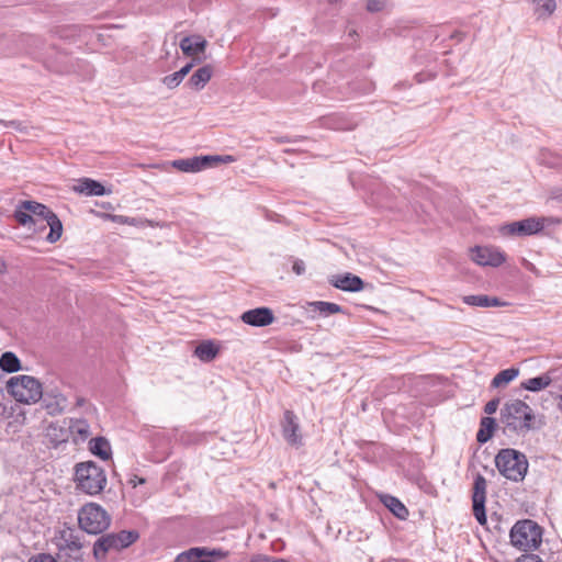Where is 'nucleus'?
Instances as JSON below:
<instances>
[{
	"label": "nucleus",
	"mask_w": 562,
	"mask_h": 562,
	"mask_svg": "<svg viewBox=\"0 0 562 562\" xmlns=\"http://www.w3.org/2000/svg\"><path fill=\"white\" fill-rule=\"evenodd\" d=\"M533 409L521 400L506 402L501 408L499 423L505 435H526L533 426Z\"/></svg>",
	"instance_id": "nucleus-1"
},
{
	"label": "nucleus",
	"mask_w": 562,
	"mask_h": 562,
	"mask_svg": "<svg viewBox=\"0 0 562 562\" xmlns=\"http://www.w3.org/2000/svg\"><path fill=\"white\" fill-rule=\"evenodd\" d=\"M495 465L498 472L513 482H520L525 479L528 471L527 457L515 449H501L495 457Z\"/></svg>",
	"instance_id": "nucleus-2"
},
{
	"label": "nucleus",
	"mask_w": 562,
	"mask_h": 562,
	"mask_svg": "<svg viewBox=\"0 0 562 562\" xmlns=\"http://www.w3.org/2000/svg\"><path fill=\"white\" fill-rule=\"evenodd\" d=\"M77 487L88 495H97L106 484L104 470L93 461L78 463L75 469Z\"/></svg>",
	"instance_id": "nucleus-3"
},
{
	"label": "nucleus",
	"mask_w": 562,
	"mask_h": 562,
	"mask_svg": "<svg viewBox=\"0 0 562 562\" xmlns=\"http://www.w3.org/2000/svg\"><path fill=\"white\" fill-rule=\"evenodd\" d=\"M510 543L525 552L535 551L542 542L541 527L530 519L517 521L510 529Z\"/></svg>",
	"instance_id": "nucleus-4"
},
{
	"label": "nucleus",
	"mask_w": 562,
	"mask_h": 562,
	"mask_svg": "<svg viewBox=\"0 0 562 562\" xmlns=\"http://www.w3.org/2000/svg\"><path fill=\"white\" fill-rule=\"evenodd\" d=\"M9 394L18 402L32 404L38 402L43 396L41 382L31 375H16L7 381Z\"/></svg>",
	"instance_id": "nucleus-5"
},
{
	"label": "nucleus",
	"mask_w": 562,
	"mask_h": 562,
	"mask_svg": "<svg viewBox=\"0 0 562 562\" xmlns=\"http://www.w3.org/2000/svg\"><path fill=\"white\" fill-rule=\"evenodd\" d=\"M53 213L46 205L36 201H22L14 211L15 221L25 227L38 229Z\"/></svg>",
	"instance_id": "nucleus-6"
},
{
	"label": "nucleus",
	"mask_w": 562,
	"mask_h": 562,
	"mask_svg": "<svg viewBox=\"0 0 562 562\" xmlns=\"http://www.w3.org/2000/svg\"><path fill=\"white\" fill-rule=\"evenodd\" d=\"M78 522L81 530L98 535L103 532L111 522L108 513L95 503H88L78 513Z\"/></svg>",
	"instance_id": "nucleus-7"
},
{
	"label": "nucleus",
	"mask_w": 562,
	"mask_h": 562,
	"mask_svg": "<svg viewBox=\"0 0 562 562\" xmlns=\"http://www.w3.org/2000/svg\"><path fill=\"white\" fill-rule=\"evenodd\" d=\"M551 222H553V220L550 217L531 216L501 226L499 233L504 236H531L540 233L544 226Z\"/></svg>",
	"instance_id": "nucleus-8"
},
{
	"label": "nucleus",
	"mask_w": 562,
	"mask_h": 562,
	"mask_svg": "<svg viewBox=\"0 0 562 562\" xmlns=\"http://www.w3.org/2000/svg\"><path fill=\"white\" fill-rule=\"evenodd\" d=\"M56 546L60 553H65L68 558L75 560V561H81L82 554V542L80 539V535L67 527L61 529L58 532L57 542Z\"/></svg>",
	"instance_id": "nucleus-9"
},
{
	"label": "nucleus",
	"mask_w": 562,
	"mask_h": 562,
	"mask_svg": "<svg viewBox=\"0 0 562 562\" xmlns=\"http://www.w3.org/2000/svg\"><path fill=\"white\" fill-rule=\"evenodd\" d=\"M486 480L482 474H476L473 484L472 507L473 515L481 526L487 521L485 513Z\"/></svg>",
	"instance_id": "nucleus-10"
},
{
	"label": "nucleus",
	"mask_w": 562,
	"mask_h": 562,
	"mask_svg": "<svg viewBox=\"0 0 562 562\" xmlns=\"http://www.w3.org/2000/svg\"><path fill=\"white\" fill-rule=\"evenodd\" d=\"M472 260L479 266L499 267L505 260V255L495 247L475 246L471 249Z\"/></svg>",
	"instance_id": "nucleus-11"
},
{
	"label": "nucleus",
	"mask_w": 562,
	"mask_h": 562,
	"mask_svg": "<svg viewBox=\"0 0 562 562\" xmlns=\"http://www.w3.org/2000/svg\"><path fill=\"white\" fill-rule=\"evenodd\" d=\"M281 426L283 438L290 446L299 448L303 445V438L300 434V424L292 411L284 412Z\"/></svg>",
	"instance_id": "nucleus-12"
},
{
	"label": "nucleus",
	"mask_w": 562,
	"mask_h": 562,
	"mask_svg": "<svg viewBox=\"0 0 562 562\" xmlns=\"http://www.w3.org/2000/svg\"><path fill=\"white\" fill-rule=\"evenodd\" d=\"M240 319L254 327H265L274 322V315L269 307H257L244 312Z\"/></svg>",
	"instance_id": "nucleus-13"
},
{
	"label": "nucleus",
	"mask_w": 562,
	"mask_h": 562,
	"mask_svg": "<svg viewBox=\"0 0 562 562\" xmlns=\"http://www.w3.org/2000/svg\"><path fill=\"white\" fill-rule=\"evenodd\" d=\"M72 190L86 196H102L112 192L111 189H105L101 182L91 178L79 179Z\"/></svg>",
	"instance_id": "nucleus-14"
},
{
	"label": "nucleus",
	"mask_w": 562,
	"mask_h": 562,
	"mask_svg": "<svg viewBox=\"0 0 562 562\" xmlns=\"http://www.w3.org/2000/svg\"><path fill=\"white\" fill-rule=\"evenodd\" d=\"M41 400L43 401V407L46 409L47 414L52 416L61 414L67 406L66 396L57 390L43 393Z\"/></svg>",
	"instance_id": "nucleus-15"
},
{
	"label": "nucleus",
	"mask_w": 562,
	"mask_h": 562,
	"mask_svg": "<svg viewBox=\"0 0 562 562\" xmlns=\"http://www.w3.org/2000/svg\"><path fill=\"white\" fill-rule=\"evenodd\" d=\"M210 159L212 158L207 156L177 159L172 161V167L182 172H198L205 168H210Z\"/></svg>",
	"instance_id": "nucleus-16"
},
{
	"label": "nucleus",
	"mask_w": 562,
	"mask_h": 562,
	"mask_svg": "<svg viewBox=\"0 0 562 562\" xmlns=\"http://www.w3.org/2000/svg\"><path fill=\"white\" fill-rule=\"evenodd\" d=\"M330 283L335 288L347 292H359L364 285L361 278L349 272L342 276H334Z\"/></svg>",
	"instance_id": "nucleus-17"
},
{
	"label": "nucleus",
	"mask_w": 562,
	"mask_h": 562,
	"mask_svg": "<svg viewBox=\"0 0 562 562\" xmlns=\"http://www.w3.org/2000/svg\"><path fill=\"white\" fill-rule=\"evenodd\" d=\"M69 436L75 443L85 442L91 436L90 425L82 418H70L68 422Z\"/></svg>",
	"instance_id": "nucleus-18"
},
{
	"label": "nucleus",
	"mask_w": 562,
	"mask_h": 562,
	"mask_svg": "<svg viewBox=\"0 0 562 562\" xmlns=\"http://www.w3.org/2000/svg\"><path fill=\"white\" fill-rule=\"evenodd\" d=\"M116 539L114 533H108L100 537L93 544V555L98 561L104 560L105 555L111 550H117Z\"/></svg>",
	"instance_id": "nucleus-19"
},
{
	"label": "nucleus",
	"mask_w": 562,
	"mask_h": 562,
	"mask_svg": "<svg viewBox=\"0 0 562 562\" xmlns=\"http://www.w3.org/2000/svg\"><path fill=\"white\" fill-rule=\"evenodd\" d=\"M213 68L205 65L195 70L188 80V86L196 91L202 90L205 85L211 80Z\"/></svg>",
	"instance_id": "nucleus-20"
},
{
	"label": "nucleus",
	"mask_w": 562,
	"mask_h": 562,
	"mask_svg": "<svg viewBox=\"0 0 562 562\" xmlns=\"http://www.w3.org/2000/svg\"><path fill=\"white\" fill-rule=\"evenodd\" d=\"M206 42L200 36H187L181 40L180 48L187 56H194L202 53L205 48Z\"/></svg>",
	"instance_id": "nucleus-21"
},
{
	"label": "nucleus",
	"mask_w": 562,
	"mask_h": 562,
	"mask_svg": "<svg viewBox=\"0 0 562 562\" xmlns=\"http://www.w3.org/2000/svg\"><path fill=\"white\" fill-rule=\"evenodd\" d=\"M47 226L49 227V233L46 236V240L50 244H54L60 238L63 233V224L54 212L48 216V220L45 221V223L38 229L44 231Z\"/></svg>",
	"instance_id": "nucleus-22"
},
{
	"label": "nucleus",
	"mask_w": 562,
	"mask_h": 562,
	"mask_svg": "<svg viewBox=\"0 0 562 562\" xmlns=\"http://www.w3.org/2000/svg\"><path fill=\"white\" fill-rule=\"evenodd\" d=\"M46 436L54 446L66 442L69 438L68 426L60 425L58 422L49 424Z\"/></svg>",
	"instance_id": "nucleus-23"
},
{
	"label": "nucleus",
	"mask_w": 562,
	"mask_h": 562,
	"mask_svg": "<svg viewBox=\"0 0 562 562\" xmlns=\"http://www.w3.org/2000/svg\"><path fill=\"white\" fill-rule=\"evenodd\" d=\"M89 449L92 454L102 460H108L111 457V445L104 437L92 438L89 441Z\"/></svg>",
	"instance_id": "nucleus-24"
},
{
	"label": "nucleus",
	"mask_w": 562,
	"mask_h": 562,
	"mask_svg": "<svg viewBox=\"0 0 562 562\" xmlns=\"http://www.w3.org/2000/svg\"><path fill=\"white\" fill-rule=\"evenodd\" d=\"M496 420L493 417H482L480 422V429L476 434V440L480 443L487 442L492 436L494 430L496 429Z\"/></svg>",
	"instance_id": "nucleus-25"
},
{
	"label": "nucleus",
	"mask_w": 562,
	"mask_h": 562,
	"mask_svg": "<svg viewBox=\"0 0 562 562\" xmlns=\"http://www.w3.org/2000/svg\"><path fill=\"white\" fill-rule=\"evenodd\" d=\"M308 307L311 311L318 312L324 317L331 314L344 313V308L339 304L325 301L308 302Z\"/></svg>",
	"instance_id": "nucleus-26"
},
{
	"label": "nucleus",
	"mask_w": 562,
	"mask_h": 562,
	"mask_svg": "<svg viewBox=\"0 0 562 562\" xmlns=\"http://www.w3.org/2000/svg\"><path fill=\"white\" fill-rule=\"evenodd\" d=\"M382 502L395 517L400 519L407 518L408 509L397 497L392 495H384Z\"/></svg>",
	"instance_id": "nucleus-27"
},
{
	"label": "nucleus",
	"mask_w": 562,
	"mask_h": 562,
	"mask_svg": "<svg viewBox=\"0 0 562 562\" xmlns=\"http://www.w3.org/2000/svg\"><path fill=\"white\" fill-rule=\"evenodd\" d=\"M0 369L7 373H14L21 369V361L12 351H5L0 356Z\"/></svg>",
	"instance_id": "nucleus-28"
},
{
	"label": "nucleus",
	"mask_w": 562,
	"mask_h": 562,
	"mask_svg": "<svg viewBox=\"0 0 562 562\" xmlns=\"http://www.w3.org/2000/svg\"><path fill=\"white\" fill-rule=\"evenodd\" d=\"M533 5V12L539 19L549 18L557 9L555 0H529Z\"/></svg>",
	"instance_id": "nucleus-29"
},
{
	"label": "nucleus",
	"mask_w": 562,
	"mask_h": 562,
	"mask_svg": "<svg viewBox=\"0 0 562 562\" xmlns=\"http://www.w3.org/2000/svg\"><path fill=\"white\" fill-rule=\"evenodd\" d=\"M552 382L549 374H542L521 382V387L530 392H539L548 387Z\"/></svg>",
	"instance_id": "nucleus-30"
},
{
	"label": "nucleus",
	"mask_w": 562,
	"mask_h": 562,
	"mask_svg": "<svg viewBox=\"0 0 562 562\" xmlns=\"http://www.w3.org/2000/svg\"><path fill=\"white\" fill-rule=\"evenodd\" d=\"M462 300L470 306L490 307L501 305L497 297H490L487 295H467Z\"/></svg>",
	"instance_id": "nucleus-31"
},
{
	"label": "nucleus",
	"mask_w": 562,
	"mask_h": 562,
	"mask_svg": "<svg viewBox=\"0 0 562 562\" xmlns=\"http://www.w3.org/2000/svg\"><path fill=\"white\" fill-rule=\"evenodd\" d=\"M519 374V370L517 368H508L498 372L492 380L491 385L493 387L505 386L510 383L514 379H516Z\"/></svg>",
	"instance_id": "nucleus-32"
},
{
	"label": "nucleus",
	"mask_w": 562,
	"mask_h": 562,
	"mask_svg": "<svg viewBox=\"0 0 562 562\" xmlns=\"http://www.w3.org/2000/svg\"><path fill=\"white\" fill-rule=\"evenodd\" d=\"M218 352V349L211 341L201 342L194 350V355L202 361L213 360Z\"/></svg>",
	"instance_id": "nucleus-33"
},
{
	"label": "nucleus",
	"mask_w": 562,
	"mask_h": 562,
	"mask_svg": "<svg viewBox=\"0 0 562 562\" xmlns=\"http://www.w3.org/2000/svg\"><path fill=\"white\" fill-rule=\"evenodd\" d=\"M115 535L117 550L125 549L133 544L138 538L139 533L136 530H122Z\"/></svg>",
	"instance_id": "nucleus-34"
},
{
	"label": "nucleus",
	"mask_w": 562,
	"mask_h": 562,
	"mask_svg": "<svg viewBox=\"0 0 562 562\" xmlns=\"http://www.w3.org/2000/svg\"><path fill=\"white\" fill-rule=\"evenodd\" d=\"M204 435L198 432L183 431L179 436V440L184 445H195L203 440Z\"/></svg>",
	"instance_id": "nucleus-35"
},
{
	"label": "nucleus",
	"mask_w": 562,
	"mask_h": 562,
	"mask_svg": "<svg viewBox=\"0 0 562 562\" xmlns=\"http://www.w3.org/2000/svg\"><path fill=\"white\" fill-rule=\"evenodd\" d=\"M183 79L184 78L178 71H176L171 75L164 77L162 82L169 89H175L182 82Z\"/></svg>",
	"instance_id": "nucleus-36"
},
{
	"label": "nucleus",
	"mask_w": 562,
	"mask_h": 562,
	"mask_svg": "<svg viewBox=\"0 0 562 562\" xmlns=\"http://www.w3.org/2000/svg\"><path fill=\"white\" fill-rule=\"evenodd\" d=\"M104 217L111 220L114 223L117 224H127V225H134L135 218L124 216V215H116V214H104Z\"/></svg>",
	"instance_id": "nucleus-37"
},
{
	"label": "nucleus",
	"mask_w": 562,
	"mask_h": 562,
	"mask_svg": "<svg viewBox=\"0 0 562 562\" xmlns=\"http://www.w3.org/2000/svg\"><path fill=\"white\" fill-rule=\"evenodd\" d=\"M385 7V0H367V10L369 12H379Z\"/></svg>",
	"instance_id": "nucleus-38"
},
{
	"label": "nucleus",
	"mask_w": 562,
	"mask_h": 562,
	"mask_svg": "<svg viewBox=\"0 0 562 562\" xmlns=\"http://www.w3.org/2000/svg\"><path fill=\"white\" fill-rule=\"evenodd\" d=\"M207 157H211L213 159H210V167H213L220 162H224V164H227V162H233L235 161V158L233 156H229V155H226V156H218V155H215V156H211V155H207Z\"/></svg>",
	"instance_id": "nucleus-39"
},
{
	"label": "nucleus",
	"mask_w": 562,
	"mask_h": 562,
	"mask_svg": "<svg viewBox=\"0 0 562 562\" xmlns=\"http://www.w3.org/2000/svg\"><path fill=\"white\" fill-rule=\"evenodd\" d=\"M29 562H57L55 558L48 553H38L33 555Z\"/></svg>",
	"instance_id": "nucleus-40"
},
{
	"label": "nucleus",
	"mask_w": 562,
	"mask_h": 562,
	"mask_svg": "<svg viewBox=\"0 0 562 562\" xmlns=\"http://www.w3.org/2000/svg\"><path fill=\"white\" fill-rule=\"evenodd\" d=\"M499 406V398H493L488 401L484 406V412L488 415L494 414Z\"/></svg>",
	"instance_id": "nucleus-41"
},
{
	"label": "nucleus",
	"mask_w": 562,
	"mask_h": 562,
	"mask_svg": "<svg viewBox=\"0 0 562 562\" xmlns=\"http://www.w3.org/2000/svg\"><path fill=\"white\" fill-rule=\"evenodd\" d=\"M251 562H288L283 559H273L265 554H256L251 558Z\"/></svg>",
	"instance_id": "nucleus-42"
},
{
	"label": "nucleus",
	"mask_w": 562,
	"mask_h": 562,
	"mask_svg": "<svg viewBox=\"0 0 562 562\" xmlns=\"http://www.w3.org/2000/svg\"><path fill=\"white\" fill-rule=\"evenodd\" d=\"M292 270L294 273H296L297 276H301L305 272V263L303 260L301 259H296L294 262H293V266H292Z\"/></svg>",
	"instance_id": "nucleus-43"
},
{
	"label": "nucleus",
	"mask_w": 562,
	"mask_h": 562,
	"mask_svg": "<svg viewBox=\"0 0 562 562\" xmlns=\"http://www.w3.org/2000/svg\"><path fill=\"white\" fill-rule=\"evenodd\" d=\"M516 562H543V561L536 554H527V555H522L521 558L517 559Z\"/></svg>",
	"instance_id": "nucleus-44"
},
{
	"label": "nucleus",
	"mask_w": 562,
	"mask_h": 562,
	"mask_svg": "<svg viewBox=\"0 0 562 562\" xmlns=\"http://www.w3.org/2000/svg\"><path fill=\"white\" fill-rule=\"evenodd\" d=\"M0 125H3L4 127H12L14 130H21L22 123L19 121H3L0 120Z\"/></svg>",
	"instance_id": "nucleus-45"
},
{
	"label": "nucleus",
	"mask_w": 562,
	"mask_h": 562,
	"mask_svg": "<svg viewBox=\"0 0 562 562\" xmlns=\"http://www.w3.org/2000/svg\"><path fill=\"white\" fill-rule=\"evenodd\" d=\"M192 67H193V64L192 63H188L182 68H180L178 70V72L184 78L191 71Z\"/></svg>",
	"instance_id": "nucleus-46"
},
{
	"label": "nucleus",
	"mask_w": 562,
	"mask_h": 562,
	"mask_svg": "<svg viewBox=\"0 0 562 562\" xmlns=\"http://www.w3.org/2000/svg\"><path fill=\"white\" fill-rule=\"evenodd\" d=\"M130 483L135 487L137 484H144L145 479L135 476L130 481Z\"/></svg>",
	"instance_id": "nucleus-47"
},
{
	"label": "nucleus",
	"mask_w": 562,
	"mask_h": 562,
	"mask_svg": "<svg viewBox=\"0 0 562 562\" xmlns=\"http://www.w3.org/2000/svg\"><path fill=\"white\" fill-rule=\"evenodd\" d=\"M7 272V263L4 259L0 257V274H3Z\"/></svg>",
	"instance_id": "nucleus-48"
},
{
	"label": "nucleus",
	"mask_w": 562,
	"mask_h": 562,
	"mask_svg": "<svg viewBox=\"0 0 562 562\" xmlns=\"http://www.w3.org/2000/svg\"><path fill=\"white\" fill-rule=\"evenodd\" d=\"M558 407L560 411H562V395L559 398Z\"/></svg>",
	"instance_id": "nucleus-49"
},
{
	"label": "nucleus",
	"mask_w": 562,
	"mask_h": 562,
	"mask_svg": "<svg viewBox=\"0 0 562 562\" xmlns=\"http://www.w3.org/2000/svg\"><path fill=\"white\" fill-rule=\"evenodd\" d=\"M452 37H458L459 40H462L461 35L458 33V34H452Z\"/></svg>",
	"instance_id": "nucleus-50"
},
{
	"label": "nucleus",
	"mask_w": 562,
	"mask_h": 562,
	"mask_svg": "<svg viewBox=\"0 0 562 562\" xmlns=\"http://www.w3.org/2000/svg\"><path fill=\"white\" fill-rule=\"evenodd\" d=\"M329 3H336L338 2L339 0H327Z\"/></svg>",
	"instance_id": "nucleus-51"
}]
</instances>
